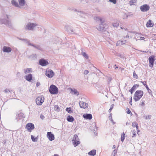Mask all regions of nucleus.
<instances>
[{"instance_id": "nucleus-16", "label": "nucleus", "mask_w": 156, "mask_h": 156, "mask_svg": "<svg viewBox=\"0 0 156 156\" xmlns=\"http://www.w3.org/2000/svg\"><path fill=\"white\" fill-rule=\"evenodd\" d=\"M12 49L11 48L4 46L2 48V51L3 52L7 53H9L12 51Z\"/></svg>"}, {"instance_id": "nucleus-21", "label": "nucleus", "mask_w": 156, "mask_h": 156, "mask_svg": "<svg viewBox=\"0 0 156 156\" xmlns=\"http://www.w3.org/2000/svg\"><path fill=\"white\" fill-rule=\"evenodd\" d=\"M11 3L12 5L15 6L16 7L20 8V7L19 4L17 2L14 0H12L11 1Z\"/></svg>"}, {"instance_id": "nucleus-30", "label": "nucleus", "mask_w": 156, "mask_h": 156, "mask_svg": "<svg viewBox=\"0 0 156 156\" xmlns=\"http://www.w3.org/2000/svg\"><path fill=\"white\" fill-rule=\"evenodd\" d=\"M96 154V151L95 150H93L90 151L89 153L88 154L91 156H94Z\"/></svg>"}, {"instance_id": "nucleus-13", "label": "nucleus", "mask_w": 156, "mask_h": 156, "mask_svg": "<svg viewBox=\"0 0 156 156\" xmlns=\"http://www.w3.org/2000/svg\"><path fill=\"white\" fill-rule=\"evenodd\" d=\"M47 136L50 141H52L55 139L54 135L51 132L47 133Z\"/></svg>"}, {"instance_id": "nucleus-9", "label": "nucleus", "mask_w": 156, "mask_h": 156, "mask_svg": "<svg viewBox=\"0 0 156 156\" xmlns=\"http://www.w3.org/2000/svg\"><path fill=\"white\" fill-rule=\"evenodd\" d=\"M25 128H26L29 132H30L32 130L34 129V126L33 124L31 123H29L26 125Z\"/></svg>"}, {"instance_id": "nucleus-23", "label": "nucleus", "mask_w": 156, "mask_h": 156, "mask_svg": "<svg viewBox=\"0 0 156 156\" xmlns=\"http://www.w3.org/2000/svg\"><path fill=\"white\" fill-rule=\"evenodd\" d=\"M71 90V93H72L73 94H76L77 95H78L79 94V93L77 90L75 89H70Z\"/></svg>"}, {"instance_id": "nucleus-46", "label": "nucleus", "mask_w": 156, "mask_h": 156, "mask_svg": "<svg viewBox=\"0 0 156 156\" xmlns=\"http://www.w3.org/2000/svg\"><path fill=\"white\" fill-rule=\"evenodd\" d=\"M127 110L126 112L127 114H129L130 113H131V114H132L131 113V112L130 111V110L128 108H127Z\"/></svg>"}, {"instance_id": "nucleus-8", "label": "nucleus", "mask_w": 156, "mask_h": 156, "mask_svg": "<svg viewBox=\"0 0 156 156\" xmlns=\"http://www.w3.org/2000/svg\"><path fill=\"white\" fill-rule=\"evenodd\" d=\"M141 11L142 12H146L149 10L150 7L147 4H144L140 7Z\"/></svg>"}, {"instance_id": "nucleus-55", "label": "nucleus", "mask_w": 156, "mask_h": 156, "mask_svg": "<svg viewBox=\"0 0 156 156\" xmlns=\"http://www.w3.org/2000/svg\"><path fill=\"white\" fill-rule=\"evenodd\" d=\"M74 11H75V12H80V13H83V12H81V11H77V10L76 9H74Z\"/></svg>"}, {"instance_id": "nucleus-36", "label": "nucleus", "mask_w": 156, "mask_h": 156, "mask_svg": "<svg viewBox=\"0 0 156 156\" xmlns=\"http://www.w3.org/2000/svg\"><path fill=\"white\" fill-rule=\"evenodd\" d=\"M82 55L84 57H85L87 59H88V57L87 55L85 52H83Z\"/></svg>"}, {"instance_id": "nucleus-5", "label": "nucleus", "mask_w": 156, "mask_h": 156, "mask_svg": "<svg viewBox=\"0 0 156 156\" xmlns=\"http://www.w3.org/2000/svg\"><path fill=\"white\" fill-rule=\"evenodd\" d=\"M72 142L74 147H76L80 143L78 136L76 134H75L74 135L73 139L72 140Z\"/></svg>"}, {"instance_id": "nucleus-51", "label": "nucleus", "mask_w": 156, "mask_h": 156, "mask_svg": "<svg viewBox=\"0 0 156 156\" xmlns=\"http://www.w3.org/2000/svg\"><path fill=\"white\" fill-rule=\"evenodd\" d=\"M110 119V121L113 123V124H115V122H114L113 120L112 117H111V119Z\"/></svg>"}, {"instance_id": "nucleus-52", "label": "nucleus", "mask_w": 156, "mask_h": 156, "mask_svg": "<svg viewBox=\"0 0 156 156\" xmlns=\"http://www.w3.org/2000/svg\"><path fill=\"white\" fill-rule=\"evenodd\" d=\"M135 132H136V131H135H135H134V133H133V136H132V137H135V136H136V133H135Z\"/></svg>"}, {"instance_id": "nucleus-62", "label": "nucleus", "mask_w": 156, "mask_h": 156, "mask_svg": "<svg viewBox=\"0 0 156 156\" xmlns=\"http://www.w3.org/2000/svg\"><path fill=\"white\" fill-rule=\"evenodd\" d=\"M115 145H114L113 146V148H115Z\"/></svg>"}, {"instance_id": "nucleus-12", "label": "nucleus", "mask_w": 156, "mask_h": 156, "mask_svg": "<svg viewBox=\"0 0 156 156\" xmlns=\"http://www.w3.org/2000/svg\"><path fill=\"white\" fill-rule=\"evenodd\" d=\"M154 56H150L149 57L148 60L149 63V66L151 68L153 67L154 62Z\"/></svg>"}, {"instance_id": "nucleus-7", "label": "nucleus", "mask_w": 156, "mask_h": 156, "mask_svg": "<svg viewBox=\"0 0 156 156\" xmlns=\"http://www.w3.org/2000/svg\"><path fill=\"white\" fill-rule=\"evenodd\" d=\"M44 97L43 96L38 97L36 99V104L38 105H41L44 101Z\"/></svg>"}, {"instance_id": "nucleus-10", "label": "nucleus", "mask_w": 156, "mask_h": 156, "mask_svg": "<svg viewBox=\"0 0 156 156\" xmlns=\"http://www.w3.org/2000/svg\"><path fill=\"white\" fill-rule=\"evenodd\" d=\"M26 41H27V43L28 44V45L31 46L38 50H39L40 51L42 50V49L40 45L34 44H33L30 43L28 40Z\"/></svg>"}, {"instance_id": "nucleus-41", "label": "nucleus", "mask_w": 156, "mask_h": 156, "mask_svg": "<svg viewBox=\"0 0 156 156\" xmlns=\"http://www.w3.org/2000/svg\"><path fill=\"white\" fill-rule=\"evenodd\" d=\"M145 117V118L146 119H151V115H148L147 116L146 115L144 116Z\"/></svg>"}, {"instance_id": "nucleus-26", "label": "nucleus", "mask_w": 156, "mask_h": 156, "mask_svg": "<svg viewBox=\"0 0 156 156\" xmlns=\"http://www.w3.org/2000/svg\"><path fill=\"white\" fill-rule=\"evenodd\" d=\"M23 116L22 114L20 113L16 115V119L17 121H19L22 119Z\"/></svg>"}, {"instance_id": "nucleus-47", "label": "nucleus", "mask_w": 156, "mask_h": 156, "mask_svg": "<svg viewBox=\"0 0 156 156\" xmlns=\"http://www.w3.org/2000/svg\"><path fill=\"white\" fill-rule=\"evenodd\" d=\"M4 91L5 92V93H8L9 92H10V90H9L8 89H6L5 90H4Z\"/></svg>"}, {"instance_id": "nucleus-53", "label": "nucleus", "mask_w": 156, "mask_h": 156, "mask_svg": "<svg viewBox=\"0 0 156 156\" xmlns=\"http://www.w3.org/2000/svg\"><path fill=\"white\" fill-rule=\"evenodd\" d=\"M40 85V83L39 82H37L36 83V86L37 87H38V86H39Z\"/></svg>"}, {"instance_id": "nucleus-34", "label": "nucleus", "mask_w": 156, "mask_h": 156, "mask_svg": "<svg viewBox=\"0 0 156 156\" xmlns=\"http://www.w3.org/2000/svg\"><path fill=\"white\" fill-rule=\"evenodd\" d=\"M124 139H125V134L123 133L122 134H121V140L122 142H123V141Z\"/></svg>"}, {"instance_id": "nucleus-28", "label": "nucleus", "mask_w": 156, "mask_h": 156, "mask_svg": "<svg viewBox=\"0 0 156 156\" xmlns=\"http://www.w3.org/2000/svg\"><path fill=\"white\" fill-rule=\"evenodd\" d=\"M67 120L69 122H72L74 121V119L72 116L69 115L67 117Z\"/></svg>"}, {"instance_id": "nucleus-38", "label": "nucleus", "mask_w": 156, "mask_h": 156, "mask_svg": "<svg viewBox=\"0 0 156 156\" xmlns=\"http://www.w3.org/2000/svg\"><path fill=\"white\" fill-rule=\"evenodd\" d=\"M138 124L136 122H133L132 123V126L133 127H135Z\"/></svg>"}, {"instance_id": "nucleus-59", "label": "nucleus", "mask_w": 156, "mask_h": 156, "mask_svg": "<svg viewBox=\"0 0 156 156\" xmlns=\"http://www.w3.org/2000/svg\"><path fill=\"white\" fill-rule=\"evenodd\" d=\"M141 52H148V51H140Z\"/></svg>"}, {"instance_id": "nucleus-6", "label": "nucleus", "mask_w": 156, "mask_h": 156, "mask_svg": "<svg viewBox=\"0 0 156 156\" xmlns=\"http://www.w3.org/2000/svg\"><path fill=\"white\" fill-rule=\"evenodd\" d=\"M49 91L51 94H56L58 93V88L55 86L51 85L50 86Z\"/></svg>"}, {"instance_id": "nucleus-39", "label": "nucleus", "mask_w": 156, "mask_h": 156, "mask_svg": "<svg viewBox=\"0 0 156 156\" xmlns=\"http://www.w3.org/2000/svg\"><path fill=\"white\" fill-rule=\"evenodd\" d=\"M112 25L114 27H117L119 25V23H112Z\"/></svg>"}, {"instance_id": "nucleus-29", "label": "nucleus", "mask_w": 156, "mask_h": 156, "mask_svg": "<svg viewBox=\"0 0 156 156\" xmlns=\"http://www.w3.org/2000/svg\"><path fill=\"white\" fill-rule=\"evenodd\" d=\"M147 27H151L153 26V24L151 23V20H149L147 23L146 24Z\"/></svg>"}, {"instance_id": "nucleus-56", "label": "nucleus", "mask_w": 156, "mask_h": 156, "mask_svg": "<svg viewBox=\"0 0 156 156\" xmlns=\"http://www.w3.org/2000/svg\"><path fill=\"white\" fill-rule=\"evenodd\" d=\"M144 37H140V40H144Z\"/></svg>"}, {"instance_id": "nucleus-11", "label": "nucleus", "mask_w": 156, "mask_h": 156, "mask_svg": "<svg viewBox=\"0 0 156 156\" xmlns=\"http://www.w3.org/2000/svg\"><path fill=\"white\" fill-rule=\"evenodd\" d=\"M45 75L49 78H51L54 76V73L52 70L49 69L46 70Z\"/></svg>"}, {"instance_id": "nucleus-45", "label": "nucleus", "mask_w": 156, "mask_h": 156, "mask_svg": "<svg viewBox=\"0 0 156 156\" xmlns=\"http://www.w3.org/2000/svg\"><path fill=\"white\" fill-rule=\"evenodd\" d=\"M18 39L20 40H21L22 41H24L26 43H27V41L25 40H28L26 39H22V38H18Z\"/></svg>"}, {"instance_id": "nucleus-48", "label": "nucleus", "mask_w": 156, "mask_h": 156, "mask_svg": "<svg viewBox=\"0 0 156 156\" xmlns=\"http://www.w3.org/2000/svg\"><path fill=\"white\" fill-rule=\"evenodd\" d=\"M144 102H145V101H144L142 100V101L141 103L140 104V105H143V106H144V105H145Z\"/></svg>"}, {"instance_id": "nucleus-54", "label": "nucleus", "mask_w": 156, "mask_h": 156, "mask_svg": "<svg viewBox=\"0 0 156 156\" xmlns=\"http://www.w3.org/2000/svg\"><path fill=\"white\" fill-rule=\"evenodd\" d=\"M132 98L131 97V98H130V101L129 102V104L131 105H132Z\"/></svg>"}, {"instance_id": "nucleus-2", "label": "nucleus", "mask_w": 156, "mask_h": 156, "mask_svg": "<svg viewBox=\"0 0 156 156\" xmlns=\"http://www.w3.org/2000/svg\"><path fill=\"white\" fill-rule=\"evenodd\" d=\"M36 23L32 22H28L24 26V28L25 30L28 31H33L35 27L38 26Z\"/></svg>"}, {"instance_id": "nucleus-40", "label": "nucleus", "mask_w": 156, "mask_h": 156, "mask_svg": "<svg viewBox=\"0 0 156 156\" xmlns=\"http://www.w3.org/2000/svg\"><path fill=\"white\" fill-rule=\"evenodd\" d=\"M133 77L134 78H136V79H138V76L136 74V73H135V71H134L133 72Z\"/></svg>"}, {"instance_id": "nucleus-18", "label": "nucleus", "mask_w": 156, "mask_h": 156, "mask_svg": "<svg viewBox=\"0 0 156 156\" xmlns=\"http://www.w3.org/2000/svg\"><path fill=\"white\" fill-rule=\"evenodd\" d=\"M83 117L86 119L90 120L92 119V115L90 114H84L83 115Z\"/></svg>"}, {"instance_id": "nucleus-44", "label": "nucleus", "mask_w": 156, "mask_h": 156, "mask_svg": "<svg viewBox=\"0 0 156 156\" xmlns=\"http://www.w3.org/2000/svg\"><path fill=\"white\" fill-rule=\"evenodd\" d=\"M109 1L111 2H112L114 4L116 3V0H109Z\"/></svg>"}, {"instance_id": "nucleus-14", "label": "nucleus", "mask_w": 156, "mask_h": 156, "mask_svg": "<svg viewBox=\"0 0 156 156\" xmlns=\"http://www.w3.org/2000/svg\"><path fill=\"white\" fill-rule=\"evenodd\" d=\"M79 104L80 107L81 108L85 109L87 108L88 107V104L83 101H80Z\"/></svg>"}, {"instance_id": "nucleus-42", "label": "nucleus", "mask_w": 156, "mask_h": 156, "mask_svg": "<svg viewBox=\"0 0 156 156\" xmlns=\"http://www.w3.org/2000/svg\"><path fill=\"white\" fill-rule=\"evenodd\" d=\"M117 153V151L116 150H114L112 154V156H115V155Z\"/></svg>"}, {"instance_id": "nucleus-4", "label": "nucleus", "mask_w": 156, "mask_h": 156, "mask_svg": "<svg viewBox=\"0 0 156 156\" xmlns=\"http://www.w3.org/2000/svg\"><path fill=\"white\" fill-rule=\"evenodd\" d=\"M108 28V24H106L104 21L101 23L97 28L99 31H106Z\"/></svg>"}, {"instance_id": "nucleus-1", "label": "nucleus", "mask_w": 156, "mask_h": 156, "mask_svg": "<svg viewBox=\"0 0 156 156\" xmlns=\"http://www.w3.org/2000/svg\"><path fill=\"white\" fill-rule=\"evenodd\" d=\"M2 18H0V24H4L7 27L11 28L12 27V25L11 21L8 20V15L6 14H4L2 16Z\"/></svg>"}, {"instance_id": "nucleus-37", "label": "nucleus", "mask_w": 156, "mask_h": 156, "mask_svg": "<svg viewBox=\"0 0 156 156\" xmlns=\"http://www.w3.org/2000/svg\"><path fill=\"white\" fill-rule=\"evenodd\" d=\"M31 138L32 140L34 142H36L37 140V138H35L33 135L31 136Z\"/></svg>"}, {"instance_id": "nucleus-31", "label": "nucleus", "mask_w": 156, "mask_h": 156, "mask_svg": "<svg viewBox=\"0 0 156 156\" xmlns=\"http://www.w3.org/2000/svg\"><path fill=\"white\" fill-rule=\"evenodd\" d=\"M139 87V85L136 84H134L133 86L131 88V90H136L137 88L138 87Z\"/></svg>"}, {"instance_id": "nucleus-27", "label": "nucleus", "mask_w": 156, "mask_h": 156, "mask_svg": "<svg viewBox=\"0 0 156 156\" xmlns=\"http://www.w3.org/2000/svg\"><path fill=\"white\" fill-rule=\"evenodd\" d=\"M94 20L97 21H100V23L102 22L105 21V20H103L102 18L99 16L95 17L94 18Z\"/></svg>"}, {"instance_id": "nucleus-43", "label": "nucleus", "mask_w": 156, "mask_h": 156, "mask_svg": "<svg viewBox=\"0 0 156 156\" xmlns=\"http://www.w3.org/2000/svg\"><path fill=\"white\" fill-rule=\"evenodd\" d=\"M113 107H114V104H112V105H111L110 108L109 109V111H108L109 112H110L112 111V109L113 108Z\"/></svg>"}, {"instance_id": "nucleus-33", "label": "nucleus", "mask_w": 156, "mask_h": 156, "mask_svg": "<svg viewBox=\"0 0 156 156\" xmlns=\"http://www.w3.org/2000/svg\"><path fill=\"white\" fill-rule=\"evenodd\" d=\"M54 109L55 111L59 112L60 111V108L58 105H55L54 107Z\"/></svg>"}, {"instance_id": "nucleus-22", "label": "nucleus", "mask_w": 156, "mask_h": 156, "mask_svg": "<svg viewBox=\"0 0 156 156\" xmlns=\"http://www.w3.org/2000/svg\"><path fill=\"white\" fill-rule=\"evenodd\" d=\"M18 1L20 7L25 5L26 2L25 0H18Z\"/></svg>"}, {"instance_id": "nucleus-19", "label": "nucleus", "mask_w": 156, "mask_h": 156, "mask_svg": "<svg viewBox=\"0 0 156 156\" xmlns=\"http://www.w3.org/2000/svg\"><path fill=\"white\" fill-rule=\"evenodd\" d=\"M25 79L27 80L30 82L32 80V75L30 73L28 74V75H26L25 76Z\"/></svg>"}, {"instance_id": "nucleus-32", "label": "nucleus", "mask_w": 156, "mask_h": 156, "mask_svg": "<svg viewBox=\"0 0 156 156\" xmlns=\"http://www.w3.org/2000/svg\"><path fill=\"white\" fill-rule=\"evenodd\" d=\"M137 0H131L129 1V4L130 5H133V4L136 3L137 2Z\"/></svg>"}, {"instance_id": "nucleus-25", "label": "nucleus", "mask_w": 156, "mask_h": 156, "mask_svg": "<svg viewBox=\"0 0 156 156\" xmlns=\"http://www.w3.org/2000/svg\"><path fill=\"white\" fill-rule=\"evenodd\" d=\"M32 71V69L31 68H27L23 69L24 72L25 74H27L31 72Z\"/></svg>"}, {"instance_id": "nucleus-15", "label": "nucleus", "mask_w": 156, "mask_h": 156, "mask_svg": "<svg viewBox=\"0 0 156 156\" xmlns=\"http://www.w3.org/2000/svg\"><path fill=\"white\" fill-rule=\"evenodd\" d=\"M48 62L46 61L45 60L43 59H40L39 61V64L42 66H45L48 64Z\"/></svg>"}, {"instance_id": "nucleus-24", "label": "nucleus", "mask_w": 156, "mask_h": 156, "mask_svg": "<svg viewBox=\"0 0 156 156\" xmlns=\"http://www.w3.org/2000/svg\"><path fill=\"white\" fill-rule=\"evenodd\" d=\"M126 40H124L123 41L119 40L117 42L116 44V45H121L122 44H124L126 43Z\"/></svg>"}, {"instance_id": "nucleus-61", "label": "nucleus", "mask_w": 156, "mask_h": 156, "mask_svg": "<svg viewBox=\"0 0 156 156\" xmlns=\"http://www.w3.org/2000/svg\"><path fill=\"white\" fill-rule=\"evenodd\" d=\"M129 123L128 122H127L126 123V125H129Z\"/></svg>"}, {"instance_id": "nucleus-64", "label": "nucleus", "mask_w": 156, "mask_h": 156, "mask_svg": "<svg viewBox=\"0 0 156 156\" xmlns=\"http://www.w3.org/2000/svg\"><path fill=\"white\" fill-rule=\"evenodd\" d=\"M54 156H58V155L57 154H54Z\"/></svg>"}, {"instance_id": "nucleus-35", "label": "nucleus", "mask_w": 156, "mask_h": 156, "mask_svg": "<svg viewBox=\"0 0 156 156\" xmlns=\"http://www.w3.org/2000/svg\"><path fill=\"white\" fill-rule=\"evenodd\" d=\"M66 111L69 113H71L72 112V111L71 110L70 108H67L66 109Z\"/></svg>"}, {"instance_id": "nucleus-50", "label": "nucleus", "mask_w": 156, "mask_h": 156, "mask_svg": "<svg viewBox=\"0 0 156 156\" xmlns=\"http://www.w3.org/2000/svg\"><path fill=\"white\" fill-rule=\"evenodd\" d=\"M40 118L42 119H43L44 118V117L43 115L41 114L40 115Z\"/></svg>"}, {"instance_id": "nucleus-20", "label": "nucleus", "mask_w": 156, "mask_h": 156, "mask_svg": "<svg viewBox=\"0 0 156 156\" xmlns=\"http://www.w3.org/2000/svg\"><path fill=\"white\" fill-rule=\"evenodd\" d=\"M37 55L36 54H33L28 56V58L31 60H34L37 59Z\"/></svg>"}, {"instance_id": "nucleus-60", "label": "nucleus", "mask_w": 156, "mask_h": 156, "mask_svg": "<svg viewBox=\"0 0 156 156\" xmlns=\"http://www.w3.org/2000/svg\"><path fill=\"white\" fill-rule=\"evenodd\" d=\"M135 127H136V130H137L138 129V125L136 126Z\"/></svg>"}, {"instance_id": "nucleus-3", "label": "nucleus", "mask_w": 156, "mask_h": 156, "mask_svg": "<svg viewBox=\"0 0 156 156\" xmlns=\"http://www.w3.org/2000/svg\"><path fill=\"white\" fill-rule=\"evenodd\" d=\"M144 94V92L141 90H137L135 93L133 99L135 101H139Z\"/></svg>"}, {"instance_id": "nucleus-49", "label": "nucleus", "mask_w": 156, "mask_h": 156, "mask_svg": "<svg viewBox=\"0 0 156 156\" xmlns=\"http://www.w3.org/2000/svg\"><path fill=\"white\" fill-rule=\"evenodd\" d=\"M88 73V71L87 70H84V74H85V75H86V74H87Z\"/></svg>"}, {"instance_id": "nucleus-57", "label": "nucleus", "mask_w": 156, "mask_h": 156, "mask_svg": "<svg viewBox=\"0 0 156 156\" xmlns=\"http://www.w3.org/2000/svg\"><path fill=\"white\" fill-rule=\"evenodd\" d=\"M20 73L18 72L17 73V76H19L20 75Z\"/></svg>"}, {"instance_id": "nucleus-58", "label": "nucleus", "mask_w": 156, "mask_h": 156, "mask_svg": "<svg viewBox=\"0 0 156 156\" xmlns=\"http://www.w3.org/2000/svg\"><path fill=\"white\" fill-rule=\"evenodd\" d=\"M133 91L134 90H131V89L129 90V91L130 92H131V94H132L133 93Z\"/></svg>"}, {"instance_id": "nucleus-17", "label": "nucleus", "mask_w": 156, "mask_h": 156, "mask_svg": "<svg viewBox=\"0 0 156 156\" xmlns=\"http://www.w3.org/2000/svg\"><path fill=\"white\" fill-rule=\"evenodd\" d=\"M141 82L142 83L143 85L147 89L148 91V92L149 93V94H151V95H152V91L150 89H149L147 85L146 84V81H144L143 82Z\"/></svg>"}, {"instance_id": "nucleus-63", "label": "nucleus", "mask_w": 156, "mask_h": 156, "mask_svg": "<svg viewBox=\"0 0 156 156\" xmlns=\"http://www.w3.org/2000/svg\"><path fill=\"white\" fill-rule=\"evenodd\" d=\"M137 133L138 134V132H140V130L139 129H138L137 130Z\"/></svg>"}]
</instances>
